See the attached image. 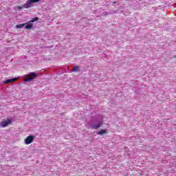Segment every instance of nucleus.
I'll return each instance as SVG.
<instances>
[{
	"label": "nucleus",
	"mask_w": 176,
	"mask_h": 176,
	"mask_svg": "<svg viewBox=\"0 0 176 176\" xmlns=\"http://www.w3.org/2000/svg\"><path fill=\"white\" fill-rule=\"evenodd\" d=\"M41 0H28L26 3L23 5V9H28V8H32L34 3L39 2Z\"/></svg>",
	"instance_id": "1"
},
{
	"label": "nucleus",
	"mask_w": 176,
	"mask_h": 176,
	"mask_svg": "<svg viewBox=\"0 0 176 176\" xmlns=\"http://www.w3.org/2000/svg\"><path fill=\"white\" fill-rule=\"evenodd\" d=\"M35 78H36V74L32 72L25 79V82H32Z\"/></svg>",
	"instance_id": "2"
},
{
	"label": "nucleus",
	"mask_w": 176,
	"mask_h": 176,
	"mask_svg": "<svg viewBox=\"0 0 176 176\" xmlns=\"http://www.w3.org/2000/svg\"><path fill=\"white\" fill-rule=\"evenodd\" d=\"M34 142V136L29 135L25 140V143L26 145H30V144H32Z\"/></svg>",
	"instance_id": "3"
},
{
	"label": "nucleus",
	"mask_w": 176,
	"mask_h": 176,
	"mask_svg": "<svg viewBox=\"0 0 176 176\" xmlns=\"http://www.w3.org/2000/svg\"><path fill=\"white\" fill-rule=\"evenodd\" d=\"M10 123H12V120H4L2 121L1 122V126L3 127H6V126H9V124H10Z\"/></svg>",
	"instance_id": "4"
},
{
	"label": "nucleus",
	"mask_w": 176,
	"mask_h": 176,
	"mask_svg": "<svg viewBox=\"0 0 176 176\" xmlns=\"http://www.w3.org/2000/svg\"><path fill=\"white\" fill-rule=\"evenodd\" d=\"M102 126V123L100 122L98 124H95L91 126V129L94 130H98V129H100Z\"/></svg>",
	"instance_id": "5"
},
{
	"label": "nucleus",
	"mask_w": 176,
	"mask_h": 176,
	"mask_svg": "<svg viewBox=\"0 0 176 176\" xmlns=\"http://www.w3.org/2000/svg\"><path fill=\"white\" fill-rule=\"evenodd\" d=\"M17 78H12V79H8V80H6V81L3 82L4 85H6L8 83H12L13 82H16V80H17Z\"/></svg>",
	"instance_id": "6"
},
{
	"label": "nucleus",
	"mask_w": 176,
	"mask_h": 176,
	"mask_svg": "<svg viewBox=\"0 0 176 176\" xmlns=\"http://www.w3.org/2000/svg\"><path fill=\"white\" fill-rule=\"evenodd\" d=\"M107 131L106 129H102L97 133L98 135H103V134H107Z\"/></svg>",
	"instance_id": "7"
},
{
	"label": "nucleus",
	"mask_w": 176,
	"mask_h": 176,
	"mask_svg": "<svg viewBox=\"0 0 176 176\" xmlns=\"http://www.w3.org/2000/svg\"><path fill=\"white\" fill-rule=\"evenodd\" d=\"M79 69H80V68L79 67V66L76 65L74 66L72 69V72H76V71H79Z\"/></svg>",
	"instance_id": "8"
},
{
	"label": "nucleus",
	"mask_w": 176,
	"mask_h": 176,
	"mask_svg": "<svg viewBox=\"0 0 176 176\" xmlns=\"http://www.w3.org/2000/svg\"><path fill=\"white\" fill-rule=\"evenodd\" d=\"M25 30H31L32 28V24H28L25 26Z\"/></svg>",
	"instance_id": "9"
},
{
	"label": "nucleus",
	"mask_w": 176,
	"mask_h": 176,
	"mask_svg": "<svg viewBox=\"0 0 176 176\" xmlns=\"http://www.w3.org/2000/svg\"><path fill=\"white\" fill-rule=\"evenodd\" d=\"M24 25H25V24L22 23V24H19L16 25V28H23V27H24Z\"/></svg>",
	"instance_id": "10"
},
{
	"label": "nucleus",
	"mask_w": 176,
	"mask_h": 176,
	"mask_svg": "<svg viewBox=\"0 0 176 176\" xmlns=\"http://www.w3.org/2000/svg\"><path fill=\"white\" fill-rule=\"evenodd\" d=\"M38 17H35L33 20H32V23H34V21H38Z\"/></svg>",
	"instance_id": "11"
},
{
	"label": "nucleus",
	"mask_w": 176,
	"mask_h": 176,
	"mask_svg": "<svg viewBox=\"0 0 176 176\" xmlns=\"http://www.w3.org/2000/svg\"><path fill=\"white\" fill-rule=\"evenodd\" d=\"M17 9H19V10H21V9H24V6H18Z\"/></svg>",
	"instance_id": "12"
}]
</instances>
